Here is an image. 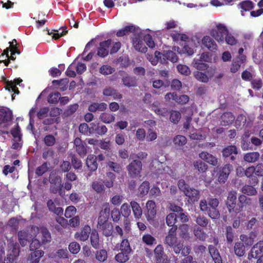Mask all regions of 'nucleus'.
Masks as SVG:
<instances>
[{"label": "nucleus", "instance_id": "nucleus-1", "mask_svg": "<svg viewBox=\"0 0 263 263\" xmlns=\"http://www.w3.org/2000/svg\"><path fill=\"white\" fill-rule=\"evenodd\" d=\"M177 230L175 227L168 229L164 238V243L172 248L176 254L181 253L182 256H187L191 252V247L190 246H184L183 243L178 240Z\"/></svg>", "mask_w": 263, "mask_h": 263}, {"label": "nucleus", "instance_id": "nucleus-2", "mask_svg": "<svg viewBox=\"0 0 263 263\" xmlns=\"http://www.w3.org/2000/svg\"><path fill=\"white\" fill-rule=\"evenodd\" d=\"M142 168V163L141 161L137 159H133L127 166L128 175L132 178H137L140 177Z\"/></svg>", "mask_w": 263, "mask_h": 263}, {"label": "nucleus", "instance_id": "nucleus-3", "mask_svg": "<svg viewBox=\"0 0 263 263\" xmlns=\"http://www.w3.org/2000/svg\"><path fill=\"white\" fill-rule=\"evenodd\" d=\"M237 193L235 191H230L228 193L226 201L227 207L230 213H238L241 211V207L238 208L236 204Z\"/></svg>", "mask_w": 263, "mask_h": 263}, {"label": "nucleus", "instance_id": "nucleus-4", "mask_svg": "<svg viewBox=\"0 0 263 263\" xmlns=\"http://www.w3.org/2000/svg\"><path fill=\"white\" fill-rule=\"evenodd\" d=\"M228 33V30L225 26L219 24L216 28L210 31L211 35L218 42H223L226 35Z\"/></svg>", "mask_w": 263, "mask_h": 263}, {"label": "nucleus", "instance_id": "nucleus-5", "mask_svg": "<svg viewBox=\"0 0 263 263\" xmlns=\"http://www.w3.org/2000/svg\"><path fill=\"white\" fill-rule=\"evenodd\" d=\"M233 170V166L230 164H226L220 167L217 172L218 181L220 183H224Z\"/></svg>", "mask_w": 263, "mask_h": 263}, {"label": "nucleus", "instance_id": "nucleus-6", "mask_svg": "<svg viewBox=\"0 0 263 263\" xmlns=\"http://www.w3.org/2000/svg\"><path fill=\"white\" fill-rule=\"evenodd\" d=\"M222 155L227 160L234 161L238 155L237 148L235 145H229L222 151Z\"/></svg>", "mask_w": 263, "mask_h": 263}, {"label": "nucleus", "instance_id": "nucleus-7", "mask_svg": "<svg viewBox=\"0 0 263 263\" xmlns=\"http://www.w3.org/2000/svg\"><path fill=\"white\" fill-rule=\"evenodd\" d=\"M112 43L111 39L102 41L99 43V47L97 48V55L100 58H105L109 53V48Z\"/></svg>", "mask_w": 263, "mask_h": 263}, {"label": "nucleus", "instance_id": "nucleus-8", "mask_svg": "<svg viewBox=\"0 0 263 263\" xmlns=\"http://www.w3.org/2000/svg\"><path fill=\"white\" fill-rule=\"evenodd\" d=\"M179 237L184 240H189L192 237V230L190 226L187 224H182L178 227Z\"/></svg>", "mask_w": 263, "mask_h": 263}, {"label": "nucleus", "instance_id": "nucleus-9", "mask_svg": "<svg viewBox=\"0 0 263 263\" xmlns=\"http://www.w3.org/2000/svg\"><path fill=\"white\" fill-rule=\"evenodd\" d=\"M258 180L256 177H254L252 178L251 180H250V183H251L252 185H245L241 189L242 193L248 196L256 195L257 194V191L254 186L258 183Z\"/></svg>", "mask_w": 263, "mask_h": 263}, {"label": "nucleus", "instance_id": "nucleus-10", "mask_svg": "<svg viewBox=\"0 0 263 263\" xmlns=\"http://www.w3.org/2000/svg\"><path fill=\"white\" fill-rule=\"evenodd\" d=\"M219 201L215 198H209L208 202L205 200H201L200 202V208L202 211H208L209 208H217Z\"/></svg>", "mask_w": 263, "mask_h": 263}, {"label": "nucleus", "instance_id": "nucleus-11", "mask_svg": "<svg viewBox=\"0 0 263 263\" xmlns=\"http://www.w3.org/2000/svg\"><path fill=\"white\" fill-rule=\"evenodd\" d=\"M91 232L90 227L88 225H85L80 231L77 232L74 234V238L78 240L85 241L88 239Z\"/></svg>", "mask_w": 263, "mask_h": 263}, {"label": "nucleus", "instance_id": "nucleus-12", "mask_svg": "<svg viewBox=\"0 0 263 263\" xmlns=\"http://www.w3.org/2000/svg\"><path fill=\"white\" fill-rule=\"evenodd\" d=\"M263 254V240H260L254 245L251 248L250 253L248 254V259L257 258Z\"/></svg>", "mask_w": 263, "mask_h": 263}, {"label": "nucleus", "instance_id": "nucleus-13", "mask_svg": "<svg viewBox=\"0 0 263 263\" xmlns=\"http://www.w3.org/2000/svg\"><path fill=\"white\" fill-rule=\"evenodd\" d=\"M74 144L76 146V152L82 157L83 158L87 154V145L85 142L77 137L74 139Z\"/></svg>", "mask_w": 263, "mask_h": 263}, {"label": "nucleus", "instance_id": "nucleus-14", "mask_svg": "<svg viewBox=\"0 0 263 263\" xmlns=\"http://www.w3.org/2000/svg\"><path fill=\"white\" fill-rule=\"evenodd\" d=\"M12 119V111L7 108L0 107V125L10 122Z\"/></svg>", "mask_w": 263, "mask_h": 263}, {"label": "nucleus", "instance_id": "nucleus-15", "mask_svg": "<svg viewBox=\"0 0 263 263\" xmlns=\"http://www.w3.org/2000/svg\"><path fill=\"white\" fill-rule=\"evenodd\" d=\"M147 213H145L147 220H153L156 214V205L153 200H148L146 203Z\"/></svg>", "mask_w": 263, "mask_h": 263}, {"label": "nucleus", "instance_id": "nucleus-16", "mask_svg": "<svg viewBox=\"0 0 263 263\" xmlns=\"http://www.w3.org/2000/svg\"><path fill=\"white\" fill-rule=\"evenodd\" d=\"M208 250L214 263H222V257L216 247L210 245L208 246Z\"/></svg>", "mask_w": 263, "mask_h": 263}, {"label": "nucleus", "instance_id": "nucleus-17", "mask_svg": "<svg viewBox=\"0 0 263 263\" xmlns=\"http://www.w3.org/2000/svg\"><path fill=\"white\" fill-rule=\"evenodd\" d=\"M202 45L211 51L217 50V45L215 42L209 36L205 35L201 40Z\"/></svg>", "mask_w": 263, "mask_h": 263}, {"label": "nucleus", "instance_id": "nucleus-18", "mask_svg": "<svg viewBox=\"0 0 263 263\" xmlns=\"http://www.w3.org/2000/svg\"><path fill=\"white\" fill-rule=\"evenodd\" d=\"M199 156L201 159L213 166H216L218 164V159L208 152H202L199 154Z\"/></svg>", "mask_w": 263, "mask_h": 263}, {"label": "nucleus", "instance_id": "nucleus-19", "mask_svg": "<svg viewBox=\"0 0 263 263\" xmlns=\"http://www.w3.org/2000/svg\"><path fill=\"white\" fill-rule=\"evenodd\" d=\"M184 194L191 202L197 201L200 197L199 191L194 188L190 187Z\"/></svg>", "mask_w": 263, "mask_h": 263}, {"label": "nucleus", "instance_id": "nucleus-20", "mask_svg": "<svg viewBox=\"0 0 263 263\" xmlns=\"http://www.w3.org/2000/svg\"><path fill=\"white\" fill-rule=\"evenodd\" d=\"M90 241L91 246L95 249H99L100 248V241L98 232L93 230L91 231L90 235Z\"/></svg>", "mask_w": 263, "mask_h": 263}, {"label": "nucleus", "instance_id": "nucleus-21", "mask_svg": "<svg viewBox=\"0 0 263 263\" xmlns=\"http://www.w3.org/2000/svg\"><path fill=\"white\" fill-rule=\"evenodd\" d=\"M44 254V252L42 250H37L31 252L27 259V263H39L40 258Z\"/></svg>", "mask_w": 263, "mask_h": 263}, {"label": "nucleus", "instance_id": "nucleus-22", "mask_svg": "<svg viewBox=\"0 0 263 263\" xmlns=\"http://www.w3.org/2000/svg\"><path fill=\"white\" fill-rule=\"evenodd\" d=\"M238 7L241 9V13L242 16H244V11H250L252 10L254 7V3L250 0H246L241 2L238 5Z\"/></svg>", "mask_w": 263, "mask_h": 263}, {"label": "nucleus", "instance_id": "nucleus-23", "mask_svg": "<svg viewBox=\"0 0 263 263\" xmlns=\"http://www.w3.org/2000/svg\"><path fill=\"white\" fill-rule=\"evenodd\" d=\"M86 165L91 171H95L98 168L97 157L94 155H89L86 159Z\"/></svg>", "mask_w": 263, "mask_h": 263}, {"label": "nucleus", "instance_id": "nucleus-24", "mask_svg": "<svg viewBox=\"0 0 263 263\" xmlns=\"http://www.w3.org/2000/svg\"><path fill=\"white\" fill-rule=\"evenodd\" d=\"M234 115L231 112L223 113L221 116V125L227 126L233 123L235 120Z\"/></svg>", "mask_w": 263, "mask_h": 263}, {"label": "nucleus", "instance_id": "nucleus-25", "mask_svg": "<svg viewBox=\"0 0 263 263\" xmlns=\"http://www.w3.org/2000/svg\"><path fill=\"white\" fill-rule=\"evenodd\" d=\"M40 239L42 245H46L51 241V234L47 228H43L41 230Z\"/></svg>", "mask_w": 263, "mask_h": 263}, {"label": "nucleus", "instance_id": "nucleus-26", "mask_svg": "<svg viewBox=\"0 0 263 263\" xmlns=\"http://www.w3.org/2000/svg\"><path fill=\"white\" fill-rule=\"evenodd\" d=\"M234 253L238 257L243 256L246 253V248L241 240L236 242L234 247Z\"/></svg>", "mask_w": 263, "mask_h": 263}, {"label": "nucleus", "instance_id": "nucleus-27", "mask_svg": "<svg viewBox=\"0 0 263 263\" xmlns=\"http://www.w3.org/2000/svg\"><path fill=\"white\" fill-rule=\"evenodd\" d=\"M136 31V27L134 25L126 26L123 28L119 30L116 33V35L118 37H122L124 35L129 34V33H134Z\"/></svg>", "mask_w": 263, "mask_h": 263}, {"label": "nucleus", "instance_id": "nucleus-28", "mask_svg": "<svg viewBox=\"0 0 263 263\" xmlns=\"http://www.w3.org/2000/svg\"><path fill=\"white\" fill-rule=\"evenodd\" d=\"M130 204L135 217L136 219L140 218L142 214V210L140 204L135 201H132Z\"/></svg>", "mask_w": 263, "mask_h": 263}, {"label": "nucleus", "instance_id": "nucleus-29", "mask_svg": "<svg viewBox=\"0 0 263 263\" xmlns=\"http://www.w3.org/2000/svg\"><path fill=\"white\" fill-rule=\"evenodd\" d=\"M98 230L101 231L103 235L105 236L109 237L112 235L114 227L111 222H108L102 226L101 228L98 229Z\"/></svg>", "mask_w": 263, "mask_h": 263}, {"label": "nucleus", "instance_id": "nucleus-30", "mask_svg": "<svg viewBox=\"0 0 263 263\" xmlns=\"http://www.w3.org/2000/svg\"><path fill=\"white\" fill-rule=\"evenodd\" d=\"M17 235L19 242L22 247L26 246L29 242V236L27 232L20 231Z\"/></svg>", "mask_w": 263, "mask_h": 263}, {"label": "nucleus", "instance_id": "nucleus-31", "mask_svg": "<svg viewBox=\"0 0 263 263\" xmlns=\"http://www.w3.org/2000/svg\"><path fill=\"white\" fill-rule=\"evenodd\" d=\"M133 45L136 50L142 53H145L147 48L144 44L143 41L138 37H135L133 40Z\"/></svg>", "mask_w": 263, "mask_h": 263}, {"label": "nucleus", "instance_id": "nucleus-32", "mask_svg": "<svg viewBox=\"0 0 263 263\" xmlns=\"http://www.w3.org/2000/svg\"><path fill=\"white\" fill-rule=\"evenodd\" d=\"M149 190V183L148 181H143L138 188V196L142 197L147 195Z\"/></svg>", "mask_w": 263, "mask_h": 263}, {"label": "nucleus", "instance_id": "nucleus-33", "mask_svg": "<svg viewBox=\"0 0 263 263\" xmlns=\"http://www.w3.org/2000/svg\"><path fill=\"white\" fill-rule=\"evenodd\" d=\"M177 222V214L174 213H171L168 214L166 217V224L171 227H174L176 228V230L178 229V227L176 224Z\"/></svg>", "mask_w": 263, "mask_h": 263}, {"label": "nucleus", "instance_id": "nucleus-34", "mask_svg": "<svg viewBox=\"0 0 263 263\" xmlns=\"http://www.w3.org/2000/svg\"><path fill=\"white\" fill-rule=\"evenodd\" d=\"M260 154L258 152H254L246 154L243 159L245 161L249 163H254L257 161L259 158Z\"/></svg>", "mask_w": 263, "mask_h": 263}, {"label": "nucleus", "instance_id": "nucleus-35", "mask_svg": "<svg viewBox=\"0 0 263 263\" xmlns=\"http://www.w3.org/2000/svg\"><path fill=\"white\" fill-rule=\"evenodd\" d=\"M119 250L121 252H125L128 254L131 253L132 252V249L130 246L129 240L127 238H124L122 240L120 245Z\"/></svg>", "mask_w": 263, "mask_h": 263}, {"label": "nucleus", "instance_id": "nucleus-36", "mask_svg": "<svg viewBox=\"0 0 263 263\" xmlns=\"http://www.w3.org/2000/svg\"><path fill=\"white\" fill-rule=\"evenodd\" d=\"M123 84L128 87H135L137 85V80L135 77L126 76L122 78Z\"/></svg>", "mask_w": 263, "mask_h": 263}, {"label": "nucleus", "instance_id": "nucleus-37", "mask_svg": "<svg viewBox=\"0 0 263 263\" xmlns=\"http://www.w3.org/2000/svg\"><path fill=\"white\" fill-rule=\"evenodd\" d=\"M107 252L106 250L101 249L96 251L95 258L98 261L103 262L107 260Z\"/></svg>", "mask_w": 263, "mask_h": 263}, {"label": "nucleus", "instance_id": "nucleus-38", "mask_svg": "<svg viewBox=\"0 0 263 263\" xmlns=\"http://www.w3.org/2000/svg\"><path fill=\"white\" fill-rule=\"evenodd\" d=\"M130 254L121 251L115 255V259L118 262L124 263L129 259Z\"/></svg>", "mask_w": 263, "mask_h": 263}, {"label": "nucleus", "instance_id": "nucleus-39", "mask_svg": "<svg viewBox=\"0 0 263 263\" xmlns=\"http://www.w3.org/2000/svg\"><path fill=\"white\" fill-rule=\"evenodd\" d=\"M251 203V199L250 198L247 197L244 195H241L238 197V208L241 207V211L242 210L243 207Z\"/></svg>", "mask_w": 263, "mask_h": 263}, {"label": "nucleus", "instance_id": "nucleus-40", "mask_svg": "<svg viewBox=\"0 0 263 263\" xmlns=\"http://www.w3.org/2000/svg\"><path fill=\"white\" fill-rule=\"evenodd\" d=\"M163 60H169L172 62L175 63L178 61V58L176 53L172 51H167L164 53Z\"/></svg>", "mask_w": 263, "mask_h": 263}, {"label": "nucleus", "instance_id": "nucleus-41", "mask_svg": "<svg viewBox=\"0 0 263 263\" xmlns=\"http://www.w3.org/2000/svg\"><path fill=\"white\" fill-rule=\"evenodd\" d=\"M100 120L105 123H110L115 121V116L106 112H104L100 116Z\"/></svg>", "mask_w": 263, "mask_h": 263}, {"label": "nucleus", "instance_id": "nucleus-42", "mask_svg": "<svg viewBox=\"0 0 263 263\" xmlns=\"http://www.w3.org/2000/svg\"><path fill=\"white\" fill-rule=\"evenodd\" d=\"M247 119L245 116L240 114L239 115L235 121V125L237 129H241L246 125Z\"/></svg>", "mask_w": 263, "mask_h": 263}, {"label": "nucleus", "instance_id": "nucleus-43", "mask_svg": "<svg viewBox=\"0 0 263 263\" xmlns=\"http://www.w3.org/2000/svg\"><path fill=\"white\" fill-rule=\"evenodd\" d=\"M142 241L147 246H152L156 244V239L149 234H145L142 236Z\"/></svg>", "mask_w": 263, "mask_h": 263}, {"label": "nucleus", "instance_id": "nucleus-44", "mask_svg": "<svg viewBox=\"0 0 263 263\" xmlns=\"http://www.w3.org/2000/svg\"><path fill=\"white\" fill-rule=\"evenodd\" d=\"M226 237L228 243H231L234 238V231L231 226L226 228Z\"/></svg>", "mask_w": 263, "mask_h": 263}, {"label": "nucleus", "instance_id": "nucleus-45", "mask_svg": "<svg viewBox=\"0 0 263 263\" xmlns=\"http://www.w3.org/2000/svg\"><path fill=\"white\" fill-rule=\"evenodd\" d=\"M61 94L59 92H52L48 97V102L50 104H57L60 100Z\"/></svg>", "mask_w": 263, "mask_h": 263}, {"label": "nucleus", "instance_id": "nucleus-46", "mask_svg": "<svg viewBox=\"0 0 263 263\" xmlns=\"http://www.w3.org/2000/svg\"><path fill=\"white\" fill-rule=\"evenodd\" d=\"M130 205L127 203H123L121 206V213L122 216L125 218H128L131 213Z\"/></svg>", "mask_w": 263, "mask_h": 263}, {"label": "nucleus", "instance_id": "nucleus-47", "mask_svg": "<svg viewBox=\"0 0 263 263\" xmlns=\"http://www.w3.org/2000/svg\"><path fill=\"white\" fill-rule=\"evenodd\" d=\"M79 129L81 133L85 135H88V134H91L93 133V129L91 130L90 128H89L88 124L85 123L80 124Z\"/></svg>", "mask_w": 263, "mask_h": 263}, {"label": "nucleus", "instance_id": "nucleus-48", "mask_svg": "<svg viewBox=\"0 0 263 263\" xmlns=\"http://www.w3.org/2000/svg\"><path fill=\"white\" fill-rule=\"evenodd\" d=\"M11 134L14 139H17L18 141H22V135L21 133V128L18 124L16 125L15 128L11 129Z\"/></svg>", "mask_w": 263, "mask_h": 263}, {"label": "nucleus", "instance_id": "nucleus-49", "mask_svg": "<svg viewBox=\"0 0 263 263\" xmlns=\"http://www.w3.org/2000/svg\"><path fill=\"white\" fill-rule=\"evenodd\" d=\"M193 164L195 168L200 172H205L208 169V165L202 161H195Z\"/></svg>", "mask_w": 263, "mask_h": 263}, {"label": "nucleus", "instance_id": "nucleus-50", "mask_svg": "<svg viewBox=\"0 0 263 263\" xmlns=\"http://www.w3.org/2000/svg\"><path fill=\"white\" fill-rule=\"evenodd\" d=\"M114 71L115 69L107 65H102L99 69L100 73L103 75L110 74Z\"/></svg>", "mask_w": 263, "mask_h": 263}, {"label": "nucleus", "instance_id": "nucleus-51", "mask_svg": "<svg viewBox=\"0 0 263 263\" xmlns=\"http://www.w3.org/2000/svg\"><path fill=\"white\" fill-rule=\"evenodd\" d=\"M56 142L55 138L52 135L48 134L45 136L44 142L47 146H53Z\"/></svg>", "mask_w": 263, "mask_h": 263}, {"label": "nucleus", "instance_id": "nucleus-52", "mask_svg": "<svg viewBox=\"0 0 263 263\" xmlns=\"http://www.w3.org/2000/svg\"><path fill=\"white\" fill-rule=\"evenodd\" d=\"M194 76L198 81L201 82L207 83L209 81L208 77L202 72L197 71L194 72Z\"/></svg>", "mask_w": 263, "mask_h": 263}, {"label": "nucleus", "instance_id": "nucleus-53", "mask_svg": "<svg viewBox=\"0 0 263 263\" xmlns=\"http://www.w3.org/2000/svg\"><path fill=\"white\" fill-rule=\"evenodd\" d=\"M48 170V166L47 162H44L41 166L37 167L35 170V174L41 176L47 172Z\"/></svg>", "mask_w": 263, "mask_h": 263}, {"label": "nucleus", "instance_id": "nucleus-54", "mask_svg": "<svg viewBox=\"0 0 263 263\" xmlns=\"http://www.w3.org/2000/svg\"><path fill=\"white\" fill-rule=\"evenodd\" d=\"M207 212L209 216L213 219H217L220 217V213L217 208H209Z\"/></svg>", "mask_w": 263, "mask_h": 263}, {"label": "nucleus", "instance_id": "nucleus-55", "mask_svg": "<svg viewBox=\"0 0 263 263\" xmlns=\"http://www.w3.org/2000/svg\"><path fill=\"white\" fill-rule=\"evenodd\" d=\"M63 185H61V183H60L58 186H51L50 191L53 194L58 193L60 196H63L65 195V191L63 189Z\"/></svg>", "mask_w": 263, "mask_h": 263}, {"label": "nucleus", "instance_id": "nucleus-56", "mask_svg": "<svg viewBox=\"0 0 263 263\" xmlns=\"http://www.w3.org/2000/svg\"><path fill=\"white\" fill-rule=\"evenodd\" d=\"M174 143L178 146H183L186 143V138L182 135H177L174 138Z\"/></svg>", "mask_w": 263, "mask_h": 263}, {"label": "nucleus", "instance_id": "nucleus-57", "mask_svg": "<svg viewBox=\"0 0 263 263\" xmlns=\"http://www.w3.org/2000/svg\"><path fill=\"white\" fill-rule=\"evenodd\" d=\"M181 118V114L176 110H172L170 115V121L174 123H177Z\"/></svg>", "mask_w": 263, "mask_h": 263}, {"label": "nucleus", "instance_id": "nucleus-58", "mask_svg": "<svg viewBox=\"0 0 263 263\" xmlns=\"http://www.w3.org/2000/svg\"><path fill=\"white\" fill-rule=\"evenodd\" d=\"M80 246L77 242H71L68 247V249L69 251L73 254H77L80 250Z\"/></svg>", "mask_w": 263, "mask_h": 263}, {"label": "nucleus", "instance_id": "nucleus-59", "mask_svg": "<svg viewBox=\"0 0 263 263\" xmlns=\"http://www.w3.org/2000/svg\"><path fill=\"white\" fill-rule=\"evenodd\" d=\"M121 211L117 208H114L111 211V218L115 222H118L121 218Z\"/></svg>", "mask_w": 263, "mask_h": 263}, {"label": "nucleus", "instance_id": "nucleus-60", "mask_svg": "<svg viewBox=\"0 0 263 263\" xmlns=\"http://www.w3.org/2000/svg\"><path fill=\"white\" fill-rule=\"evenodd\" d=\"M107 166L109 169L117 173H120L122 171V167L120 165L112 161H109L107 163Z\"/></svg>", "mask_w": 263, "mask_h": 263}, {"label": "nucleus", "instance_id": "nucleus-61", "mask_svg": "<svg viewBox=\"0 0 263 263\" xmlns=\"http://www.w3.org/2000/svg\"><path fill=\"white\" fill-rule=\"evenodd\" d=\"M79 105L77 103H75L69 105L65 110L64 114L67 116H70L74 114L78 109Z\"/></svg>", "mask_w": 263, "mask_h": 263}, {"label": "nucleus", "instance_id": "nucleus-62", "mask_svg": "<svg viewBox=\"0 0 263 263\" xmlns=\"http://www.w3.org/2000/svg\"><path fill=\"white\" fill-rule=\"evenodd\" d=\"M49 111V108L48 107H44L40 108L37 113V117L39 119L41 120L46 117Z\"/></svg>", "mask_w": 263, "mask_h": 263}, {"label": "nucleus", "instance_id": "nucleus-63", "mask_svg": "<svg viewBox=\"0 0 263 263\" xmlns=\"http://www.w3.org/2000/svg\"><path fill=\"white\" fill-rule=\"evenodd\" d=\"M92 188L98 193H101L104 190V183L100 181H93L92 183Z\"/></svg>", "mask_w": 263, "mask_h": 263}, {"label": "nucleus", "instance_id": "nucleus-64", "mask_svg": "<svg viewBox=\"0 0 263 263\" xmlns=\"http://www.w3.org/2000/svg\"><path fill=\"white\" fill-rule=\"evenodd\" d=\"M71 164L75 169L82 168V163L80 159L78 158L74 155L71 156Z\"/></svg>", "mask_w": 263, "mask_h": 263}]
</instances>
